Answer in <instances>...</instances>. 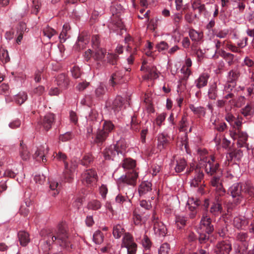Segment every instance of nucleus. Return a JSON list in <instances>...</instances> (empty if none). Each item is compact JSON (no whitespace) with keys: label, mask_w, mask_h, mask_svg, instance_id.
<instances>
[{"label":"nucleus","mask_w":254,"mask_h":254,"mask_svg":"<svg viewBox=\"0 0 254 254\" xmlns=\"http://www.w3.org/2000/svg\"><path fill=\"white\" fill-rule=\"evenodd\" d=\"M54 242L68 251L74 248L72 237L68 232L66 223H62L59 225L55 235L51 233L47 234L40 241V247L44 253H47L50 250L51 245Z\"/></svg>","instance_id":"f257e3e1"},{"label":"nucleus","mask_w":254,"mask_h":254,"mask_svg":"<svg viewBox=\"0 0 254 254\" xmlns=\"http://www.w3.org/2000/svg\"><path fill=\"white\" fill-rule=\"evenodd\" d=\"M228 194L232 196L236 204H240L244 199L249 201L254 197V187L249 183H235L228 190Z\"/></svg>","instance_id":"f03ea898"},{"label":"nucleus","mask_w":254,"mask_h":254,"mask_svg":"<svg viewBox=\"0 0 254 254\" xmlns=\"http://www.w3.org/2000/svg\"><path fill=\"white\" fill-rule=\"evenodd\" d=\"M199 166L204 168L205 172L210 176L221 175L222 174L219 164L213 156L203 157L200 160Z\"/></svg>","instance_id":"7ed1b4c3"},{"label":"nucleus","mask_w":254,"mask_h":254,"mask_svg":"<svg viewBox=\"0 0 254 254\" xmlns=\"http://www.w3.org/2000/svg\"><path fill=\"white\" fill-rule=\"evenodd\" d=\"M55 157L59 160L64 161V170L63 172L64 180L65 182H70L72 179V171L75 168L76 165H73L69 167L67 162L65 161L67 157L64 153L62 152L59 151L57 153Z\"/></svg>","instance_id":"20e7f679"},{"label":"nucleus","mask_w":254,"mask_h":254,"mask_svg":"<svg viewBox=\"0 0 254 254\" xmlns=\"http://www.w3.org/2000/svg\"><path fill=\"white\" fill-rule=\"evenodd\" d=\"M137 177L138 174L133 170L128 172L125 176H122L118 181L119 190H121L124 184L135 186Z\"/></svg>","instance_id":"39448f33"},{"label":"nucleus","mask_w":254,"mask_h":254,"mask_svg":"<svg viewBox=\"0 0 254 254\" xmlns=\"http://www.w3.org/2000/svg\"><path fill=\"white\" fill-rule=\"evenodd\" d=\"M122 247L127 249V254H135L137 245L133 241L132 236L129 233H125L122 240Z\"/></svg>","instance_id":"423d86ee"},{"label":"nucleus","mask_w":254,"mask_h":254,"mask_svg":"<svg viewBox=\"0 0 254 254\" xmlns=\"http://www.w3.org/2000/svg\"><path fill=\"white\" fill-rule=\"evenodd\" d=\"M224 202L223 196L215 195L214 201L211 203L209 212L212 216H219L223 212L222 203Z\"/></svg>","instance_id":"0eeeda50"},{"label":"nucleus","mask_w":254,"mask_h":254,"mask_svg":"<svg viewBox=\"0 0 254 254\" xmlns=\"http://www.w3.org/2000/svg\"><path fill=\"white\" fill-rule=\"evenodd\" d=\"M230 135L234 140H237V144L239 147L245 146L248 140L247 133L239 129L235 131H230Z\"/></svg>","instance_id":"6e6552de"},{"label":"nucleus","mask_w":254,"mask_h":254,"mask_svg":"<svg viewBox=\"0 0 254 254\" xmlns=\"http://www.w3.org/2000/svg\"><path fill=\"white\" fill-rule=\"evenodd\" d=\"M123 98L120 96H118L112 101H107L106 103V107L109 110H112L114 114L118 113L122 109L123 106Z\"/></svg>","instance_id":"1a4fd4ad"},{"label":"nucleus","mask_w":254,"mask_h":254,"mask_svg":"<svg viewBox=\"0 0 254 254\" xmlns=\"http://www.w3.org/2000/svg\"><path fill=\"white\" fill-rule=\"evenodd\" d=\"M200 230L204 231L207 234H211L214 231L213 225L211 224V219L206 213L203 214L200 222Z\"/></svg>","instance_id":"9d476101"},{"label":"nucleus","mask_w":254,"mask_h":254,"mask_svg":"<svg viewBox=\"0 0 254 254\" xmlns=\"http://www.w3.org/2000/svg\"><path fill=\"white\" fill-rule=\"evenodd\" d=\"M97 178V173L93 169L86 170L82 174L83 183L86 185H92L96 182Z\"/></svg>","instance_id":"9b49d317"},{"label":"nucleus","mask_w":254,"mask_h":254,"mask_svg":"<svg viewBox=\"0 0 254 254\" xmlns=\"http://www.w3.org/2000/svg\"><path fill=\"white\" fill-rule=\"evenodd\" d=\"M232 250V245L229 241H222L218 242L214 248L216 254H229Z\"/></svg>","instance_id":"f8f14e48"},{"label":"nucleus","mask_w":254,"mask_h":254,"mask_svg":"<svg viewBox=\"0 0 254 254\" xmlns=\"http://www.w3.org/2000/svg\"><path fill=\"white\" fill-rule=\"evenodd\" d=\"M152 221L155 233L160 237H164L166 234L167 229L164 224L159 221L158 218L156 217L155 215L152 217Z\"/></svg>","instance_id":"ddd939ff"},{"label":"nucleus","mask_w":254,"mask_h":254,"mask_svg":"<svg viewBox=\"0 0 254 254\" xmlns=\"http://www.w3.org/2000/svg\"><path fill=\"white\" fill-rule=\"evenodd\" d=\"M55 115L49 113L41 118L40 124L46 131L50 130L55 122Z\"/></svg>","instance_id":"4468645a"},{"label":"nucleus","mask_w":254,"mask_h":254,"mask_svg":"<svg viewBox=\"0 0 254 254\" xmlns=\"http://www.w3.org/2000/svg\"><path fill=\"white\" fill-rule=\"evenodd\" d=\"M220 176V175H213L210 183L213 187L216 188L215 195L223 196L225 194V190L221 183Z\"/></svg>","instance_id":"2eb2a0df"},{"label":"nucleus","mask_w":254,"mask_h":254,"mask_svg":"<svg viewBox=\"0 0 254 254\" xmlns=\"http://www.w3.org/2000/svg\"><path fill=\"white\" fill-rule=\"evenodd\" d=\"M243 156V152L240 149L229 148L226 155L227 160L236 162L239 161Z\"/></svg>","instance_id":"dca6fc26"},{"label":"nucleus","mask_w":254,"mask_h":254,"mask_svg":"<svg viewBox=\"0 0 254 254\" xmlns=\"http://www.w3.org/2000/svg\"><path fill=\"white\" fill-rule=\"evenodd\" d=\"M201 201L200 200L197 199H194L193 198H189L187 204L189 210L190 211V218H194L197 213V208L200 205Z\"/></svg>","instance_id":"f3484780"},{"label":"nucleus","mask_w":254,"mask_h":254,"mask_svg":"<svg viewBox=\"0 0 254 254\" xmlns=\"http://www.w3.org/2000/svg\"><path fill=\"white\" fill-rule=\"evenodd\" d=\"M233 224L238 229H244L249 224V219L245 216L236 217L234 218Z\"/></svg>","instance_id":"a211bd4d"},{"label":"nucleus","mask_w":254,"mask_h":254,"mask_svg":"<svg viewBox=\"0 0 254 254\" xmlns=\"http://www.w3.org/2000/svg\"><path fill=\"white\" fill-rule=\"evenodd\" d=\"M119 147L116 145H111L106 148L103 151V154L105 159H112V157L119 153Z\"/></svg>","instance_id":"6ab92c4d"},{"label":"nucleus","mask_w":254,"mask_h":254,"mask_svg":"<svg viewBox=\"0 0 254 254\" xmlns=\"http://www.w3.org/2000/svg\"><path fill=\"white\" fill-rule=\"evenodd\" d=\"M69 83L68 77L65 74L59 75L57 78V84L61 90H64L68 88Z\"/></svg>","instance_id":"aec40b11"},{"label":"nucleus","mask_w":254,"mask_h":254,"mask_svg":"<svg viewBox=\"0 0 254 254\" xmlns=\"http://www.w3.org/2000/svg\"><path fill=\"white\" fill-rule=\"evenodd\" d=\"M48 148L44 146H41L36 151L33 155L34 158L38 161H42L45 162L46 159L45 158L46 154L48 153Z\"/></svg>","instance_id":"412c9836"},{"label":"nucleus","mask_w":254,"mask_h":254,"mask_svg":"<svg viewBox=\"0 0 254 254\" xmlns=\"http://www.w3.org/2000/svg\"><path fill=\"white\" fill-rule=\"evenodd\" d=\"M106 54V50L104 49L99 48L94 49L92 57L94 60L104 63L105 61L104 59Z\"/></svg>","instance_id":"4be33fe9"},{"label":"nucleus","mask_w":254,"mask_h":254,"mask_svg":"<svg viewBox=\"0 0 254 254\" xmlns=\"http://www.w3.org/2000/svg\"><path fill=\"white\" fill-rule=\"evenodd\" d=\"M104 7L105 5L103 2L101 0H98L94 5V10L92 12V16L96 18L99 15L102 14L103 12Z\"/></svg>","instance_id":"5701e85b"},{"label":"nucleus","mask_w":254,"mask_h":254,"mask_svg":"<svg viewBox=\"0 0 254 254\" xmlns=\"http://www.w3.org/2000/svg\"><path fill=\"white\" fill-rule=\"evenodd\" d=\"M209 77V76L207 73H202L195 81L196 86L199 89L205 86L207 84Z\"/></svg>","instance_id":"b1692460"},{"label":"nucleus","mask_w":254,"mask_h":254,"mask_svg":"<svg viewBox=\"0 0 254 254\" xmlns=\"http://www.w3.org/2000/svg\"><path fill=\"white\" fill-rule=\"evenodd\" d=\"M18 237L20 244L22 246H26L30 241L29 234L24 231H19Z\"/></svg>","instance_id":"393cba45"},{"label":"nucleus","mask_w":254,"mask_h":254,"mask_svg":"<svg viewBox=\"0 0 254 254\" xmlns=\"http://www.w3.org/2000/svg\"><path fill=\"white\" fill-rule=\"evenodd\" d=\"M168 143L169 141L167 137L164 134L162 133L159 135L158 137L157 148L160 151L165 148Z\"/></svg>","instance_id":"a878e982"},{"label":"nucleus","mask_w":254,"mask_h":254,"mask_svg":"<svg viewBox=\"0 0 254 254\" xmlns=\"http://www.w3.org/2000/svg\"><path fill=\"white\" fill-rule=\"evenodd\" d=\"M187 165V161L184 158H178L176 160V166L175 170L177 173H181L183 172L186 168Z\"/></svg>","instance_id":"bb28decb"},{"label":"nucleus","mask_w":254,"mask_h":254,"mask_svg":"<svg viewBox=\"0 0 254 254\" xmlns=\"http://www.w3.org/2000/svg\"><path fill=\"white\" fill-rule=\"evenodd\" d=\"M123 78V74L120 71L113 73L110 80V85L114 87L115 85L121 83V80Z\"/></svg>","instance_id":"cd10ccee"},{"label":"nucleus","mask_w":254,"mask_h":254,"mask_svg":"<svg viewBox=\"0 0 254 254\" xmlns=\"http://www.w3.org/2000/svg\"><path fill=\"white\" fill-rule=\"evenodd\" d=\"M152 184L149 182H142L138 188L140 195H144L151 190Z\"/></svg>","instance_id":"c85d7f7f"},{"label":"nucleus","mask_w":254,"mask_h":254,"mask_svg":"<svg viewBox=\"0 0 254 254\" xmlns=\"http://www.w3.org/2000/svg\"><path fill=\"white\" fill-rule=\"evenodd\" d=\"M70 29V27L68 24H65L63 25L62 31L59 36L61 43L64 42L69 37L67 32Z\"/></svg>","instance_id":"c756f323"},{"label":"nucleus","mask_w":254,"mask_h":254,"mask_svg":"<svg viewBox=\"0 0 254 254\" xmlns=\"http://www.w3.org/2000/svg\"><path fill=\"white\" fill-rule=\"evenodd\" d=\"M23 141H21L19 148V154L24 161H27L30 158V153L28 151L27 147L23 144Z\"/></svg>","instance_id":"7c9ffc66"},{"label":"nucleus","mask_w":254,"mask_h":254,"mask_svg":"<svg viewBox=\"0 0 254 254\" xmlns=\"http://www.w3.org/2000/svg\"><path fill=\"white\" fill-rule=\"evenodd\" d=\"M108 135L102 129H99L97 131L94 141L97 143H102L105 141Z\"/></svg>","instance_id":"2f4dec72"},{"label":"nucleus","mask_w":254,"mask_h":254,"mask_svg":"<svg viewBox=\"0 0 254 254\" xmlns=\"http://www.w3.org/2000/svg\"><path fill=\"white\" fill-rule=\"evenodd\" d=\"M223 47L226 50H228L234 53H241L242 52V51L240 50L238 47H237L234 44H232L231 41L227 40L224 41L223 42Z\"/></svg>","instance_id":"473e14b6"},{"label":"nucleus","mask_w":254,"mask_h":254,"mask_svg":"<svg viewBox=\"0 0 254 254\" xmlns=\"http://www.w3.org/2000/svg\"><path fill=\"white\" fill-rule=\"evenodd\" d=\"M189 108L198 117H204L205 115V109L202 107H195L194 105L191 104L190 105Z\"/></svg>","instance_id":"72a5a7b5"},{"label":"nucleus","mask_w":254,"mask_h":254,"mask_svg":"<svg viewBox=\"0 0 254 254\" xmlns=\"http://www.w3.org/2000/svg\"><path fill=\"white\" fill-rule=\"evenodd\" d=\"M115 127L111 121H105L103 124L102 129L108 135L115 129Z\"/></svg>","instance_id":"f704fd0d"},{"label":"nucleus","mask_w":254,"mask_h":254,"mask_svg":"<svg viewBox=\"0 0 254 254\" xmlns=\"http://www.w3.org/2000/svg\"><path fill=\"white\" fill-rule=\"evenodd\" d=\"M125 232L124 229L120 224H117L113 227V234L116 239L120 238Z\"/></svg>","instance_id":"c9c22d12"},{"label":"nucleus","mask_w":254,"mask_h":254,"mask_svg":"<svg viewBox=\"0 0 254 254\" xmlns=\"http://www.w3.org/2000/svg\"><path fill=\"white\" fill-rule=\"evenodd\" d=\"M146 72L147 73V78L148 79H156L158 77L156 68L154 66H147L146 68Z\"/></svg>","instance_id":"e433bc0d"},{"label":"nucleus","mask_w":254,"mask_h":254,"mask_svg":"<svg viewBox=\"0 0 254 254\" xmlns=\"http://www.w3.org/2000/svg\"><path fill=\"white\" fill-rule=\"evenodd\" d=\"M106 91L107 88L106 85L103 83H101L95 90V94L96 97L99 99L102 98Z\"/></svg>","instance_id":"4c0bfd02"},{"label":"nucleus","mask_w":254,"mask_h":254,"mask_svg":"<svg viewBox=\"0 0 254 254\" xmlns=\"http://www.w3.org/2000/svg\"><path fill=\"white\" fill-rule=\"evenodd\" d=\"M221 56L227 62L229 65H232L234 63V55L224 51H222Z\"/></svg>","instance_id":"58836bf2"},{"label":"nucleus","mask_w":254,"mask_h":254,"mask_svg":"<svg viewBox=\"0 0 254 254\" xmlns=\"http://www.w3.org/2000/svg\"><path fill=\"white\" fill-rule=\"evenodd\" d=\"M27 99V95L24 92H19L14 97L15 102L21 105Z\"/></svg>","instance_id":"ea45409f"},{"label":"nucleus","mask_w":254,"mask_h":254,"mask_svg":"<svg viewBox=\"0 0 254 254\" xmlns=\"http://www.w3.org/2000/svg\"><path fill=\"white\" fill-rule=\"evenodd\" d=\"M241 113L245 117H252L254 114V108L250 105H247L242 109Z\"/></svg>","instance_id":"a19ab883"},{"label":"nucleus","mask_w":254,"mask_h":254,"mask_svg":"<svg viewBox=\"0 0 254 254\" xmlns=\"http://www.w3.org/2000/svg\"><path fill=\"white\" fill-rule=\"evenodd\" d=\"M107 63L112 65H116L119 60V56L116 54L108 53L106 55Z\"/></svg>","instance_id":"79ce46f5"},{"label":"nucleus","mask_w":254,"mask_h":254,"mask_svg":"<svg viewBox=\"0 0 254 254\" xmlns=\"http://www.w3.org/2000/svg\"><path fill=\"white\" fill-rule=\"evenodd\" d=\"M208 96L209 99L215 100L217 98V85L215 83H213L210 85L208 90Z\"/></svg>","instance_id":"37998d69"},{"label":"nucleus","mask_w":254,"mask_h":254,"mask_svg":"<svg viewBox=\"0 0 254 254\" xmlns=\"http://www.w3.org/2000/svg\"><path fill=\"white\" fill-rule=\"evenodd\" d=\"M188 219L187 217L183 216H177L176 217V224L180 229L184 227L186 225Z\"/></svg>","instance_id":"c03bdc74"},{"label":"nucleus","mask_w":254,"mask_h":254,"mask_svg":"<svg viewBox=\"0 0 254 254\" xmlns=\"http://www.w3.org/2000/svg\"><path fill=\"white\" fill-rule=\"evenodd\" d=\"M124 168L127 169H132L135 167V162L131 159H126L122 164Z\"/></svg>","instance_id":"a18cd8bd"},{"label":"nucleus","mask_w":254,"mask_h":254,"mask_svg":"<svg viewBox=\"0 0 254 254\" xmlns=\"http://www.w3.org/2000/svg\"><path fill=\"white\" fill-rule=\"evenodd\" d=\"M94 242L97 244H101L104 240V236L100 231H96L93 236Z\"/></svg>","instance_id":"49530a36"},{"label":"nucleus","mask_w":254,"mask_h":254,"mask_svg":"<svg viewBox=\"0 0 254 254\" xmlns=\"http://www.w3.org/2000/svg\"><path fill=\"white\" fill-rule=\"evenodd\" d=\"M87 207L88 209L97 210L101 208V203L99 200H92L89 202Z\"/></svg>","instance_id":"de8ad7c7"},{"label":"nucleus","mask_w":254,"mask_h":254,"mask_svg":"<svg viewBox=\"0 0 254 254\" xmlns=\"http://www.w3.org/2000/svg\"><path fill=\"white\" fill-rule=\"evenodd\" d=\"M201 166H197L196 168L194 169V173L195 175L194 176V179L196 180H198L201 181L204 178V174L203 173V171L201 169Z\"/></svg>","instance_id":"09e8293b"},{"label":"nucleus","mask_w":254,"mask_h":254,"mask_svg":"<svg viewBox=\"0 0 254 254\" xmlns=\"http://www.w3.org/2000/svg\"><path fill=\"white\" fill-rule=\"evenodd\" d=\"M141 244L143 248L146 250H149L151 247L152 243L150 239L145 235L143 237L141 241Z\"/></svg>","instance_id":"8fccbe9b"},{"label":"nucleus","mask_w":254,"mask_h":254,"mask_svg":"<svg viewBox=\"0 0 254 254\" xmlns=\"http://www.w3.org/2000/svg\"><path fill=\"white\" fill-rule=\"evenodd\" d=\"M43 32L44 35L49 39L57 34L56 31L54 29L49 26L44 28L43 30Z\"/></svg>","instance_id":"3c124183"},{"label":"nucleus","mask_w":254,"mask_h":254,"mask_svg":"<svg viewBox=\"0 0 254 254\" xmlns=\"http://www.w3.org/2000/svg\"><path fill=\"white\" fill-rule=\"evenodd\" d=\"M236 238L241 242H246L249 238V234L248 232H241L236 234Z\"/></svg>","instance_id":"603ef678"},{"label":"nucleus","mask_w":254,"mask_h":254,"mask_svg":"<svg viewBox=\"0 0 254 254\" xmlns=\"http://www.w3.org/2000/svg\"><path fill=\"white\" fill-rule=\"evenodd\" d=\"M170 250V245L167 243H163L158 250V254H168Z\"/></svg>","instance_id":"864d4df0"},{"label":"nucleus","mask_w":254,"mask_h":254,"mask_svg":"<svg viewBox=\"0 0 254 254\" xmlns=\"http://www.w3.org/2000/svg\"><path fill=\"white\" fill-rule=\"evenodd\" d=\"M0 60L4 64L9 61L10 58L7 51L2 50L0 52Z\"/></svg>","instance_id":"5fc2aeb1"},{"label":"nucleus","mask_w":254,"mask_h":254,"mask_svg":"<svg viewBox=\"0 0 254 254\" xmlns=\"http://www.w3.org/2000/svg\"><path fill=\"white\" fill-rule=\"evenodd\" d=\"M58 186L59 184L57 182L52 181L50 182V188L51 190L53 191V192L52 193L53 196H55L59 193L58 189H57Z\"/></svg>","instance_id":"6e6d98bb"},{"label":"nucleus","mask_w":254,"mask_h":254,"mask_svg":"<svg viewBox=\"0 0 254 254\" xmlns=\"http://www.w3.org/2000/svg\"><path fill=\"white\" fill-rule=\"evenodd\" d=\"M199 237H198V241L200 243H206L209 239V235L207 233H202L201 232H198Z\"/></svg>","instance_id":"4d7b16f0"},{"label":"nucleus","mask_w":254,"mask_h":254,"mask_svg":"<svg viewBox=\"0 0 254 254\" xmlns=\"http://www.w3.org/2000/svg\"><path fill=\"white\" fill-rule=\"evenodd\" d=\"M73 137V134L71 132H67L64 134H61L59 136L60 140L65 142L70 140Z\"/></svg>","instance_id":"13d9d810"},{"label":"nucleus","mask_w":254,"mask_h":254,"mask_svg":"<svg viewBox=\"0 0 254 254\" xmlns=\"http://www.w3.org/2000/svg\"><path fill=\"white\" fill-rule=\"evenodd\" d=\"M128 199L127 195V192H126L125 195H123L122 193H119L115 198V201L118 203H123L124 202L126 201Z\"/></svg>","instance_id":"bf43d9fd"},{"label":"nucleus","mask_w":254,"mask_h":254,"mask_svg":"<svg viewBox=\"0 0 254 254\" xmlns=\"http://www.w3.org/2000/svg\"><path fill=\"white\" fill-rule=\"evenodd\" d=\"M155 47L157 49V50L159 52H160L168 49L169 48V46L166 42L164 41H161L160 43L156 44Z\"/></svg>","instance_id":"052dcab7"},{"label":"nucleus","mask_w":254,"mask_h":254,"mask_svg":"<svg viewBox=\"0 0 254 254\" xmlns=\"http://www.w3.org/2000/svg\"><path fill=\"white\" fill-rule=\"evenodd\" d=\"M93 160L92 156L90 154L85 155L82 160H81V164L83 166H87Z\"/></svg>","instance_id":"680f3d73"},{"label":"nucleus","mask_w":254,"mask_h":254,"mask_svg":"<svg viewBox=\"0 0 254 254\" xmlns=\"http://www.w3.org/2000/svg\"><path fill=\"white\" fill-rule=\"evenodd\" d=\"M182 20V15L181 13H177L173 15L174 24L177 28L179 27V24Z\"/></svg>","instance_id":"e2e57ef3"},{"label":"nucleus","mask_w":254,"mask_h":254,"mask_svg":"<svg viewBox=\"0 0 254 254\" xmlns=\"http://www.w3.org/2000/svg\"><path fill=\"white\" fill-rule=\"evenodd\" d=\"M242 122L238 119H235L233 122V125H231L233 128L230 131H235L236 130L239 129V131H241L242 127Z\"/></svg>","instance_id":"0e129e2a"},{"label":"nucleus","mask_w":254,"mask_h":254,"mask_svg":"<svg viewBox=\"0 0 254 254\" xmlns=\"http://www.w3.org/2000/svg\"><path fill=\"white\" fill-rule=\"evenodd\" d=\"M189 36L192 41H198L200 38L199 34L193 29L190 30Z\"/></svg>","instance_id":"69168bd1"},{"label":"nucleus","mask_w":254,"mask_h":254,"mask_svg":"<svg viewBox=\"0 0 254 254\" xmlns=\"http://www.w3.org/2000/svg\"><path fill=\"white\" fill-rule=\"evenodd\" d=\"M72 76L75 78H79L81 75V71L79 67L74 66L71 70Z\"/></svg>","instance_id":"338daca9"},{"label":"nucleus","mask_w":254,"mask_h":254,"mask_svg":"<svg viewBox=\"0 0 254 254\" xmlns=\"http://www.w3.org/2000/svg\"><path fill=\"white\" fill-rule=\"evenodd\" d=\"M239 73L237 71L232 70L229 73L228 80L235 82L236 80L238 78Z\"/></svg>","instance_id":"774afa93"}]
</instances>
